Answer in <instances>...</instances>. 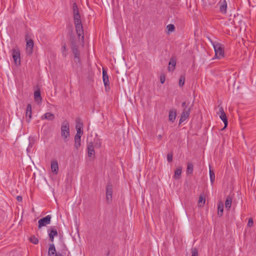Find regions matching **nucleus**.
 <instances>
[{
	"label": "nucleus",
	"instance_id": "19",
	"mask_svg": "<svg viewBox=\"0 0 256 256\" xmlns=\"http://www.w3.org/2000/svg\"><path fill=\"white\" fill-rule=\"evenodd\" d=\"M48 256H56V250L54 244H50L48 252Z\"/></svg>",
	"mask_w": 256,
	"mask_h": 256
},
{
	"label": "nucleus",
	"instance_id": "38",
	"mask_svg": "<svg viewBox=\"0 0 256 256\" xmlns=\"http://www.w3.org/2000/svg\"><path fill=\"white\" fill-rule=\"evenodd\" d=\"M16 198L18 201H22V198L20 196H17Z\"/></svg>",
	"mask_w": 256,
	"mask_h": 256
},
{
	"label": "nucleus",
	"instance_id": "16",
	"mask_svg": "<svg viewBox=\"0 0 256 256\" xmlns=\"http://www.w3.org/2000/svg\"><path fill=\"white\" fill-rule=\"evenodd\" d=\"M87 150L88 156L89 157H92L94 155V150L92 144V142H89L88 144Z\"/></svg>",
	"mask_w": 256,
	"mask_h": 256
},
{
	"label": "nucleus",
	"instance_id": "25",
	"mask_svg": "<svg viewBox=\"0 0 256 256\" xmlns=\"http://www.w3.org/2000/svg\"><path fill=\"white\" fill-rule=\"evenodd\" d=\"M182 174V168H178L174 172V178L175 179L178 180L180 178Z\"/></svg>",
	"mask_w": 256,
	"mask_h": 256
},
{
	"label": "nucleus",
	"instance_id": "31",
	"mask_svg": "<svg viewBox=\"0 0 256 256\" xmlns=\"http://www.w3.org/2000/svg\"><path fill=\"white\" fill-rule=\"evenodd\" d=\"M30 241L31 242H32V244H36L38 242V238H36L35 236H32L30 238Z\"/></svg>",
	"mask_w": 256,
	"mask_h": 256
},
{
	"label": "nucleus",
	"instance_id": "23",
	"mask_svg": "<svg viewBox=\"0 0 256 256\" xmlns=\"http://www.w3.org/2000/svg\"><path fill=\"white\" fill-rule=\"evenodd\" d=\"M218 213L219 216H222L224 211V204L222 202H220L218 205Z\"/></svg>",
	"mask_w": 256,
	"mask_h": 256
},
{
	"label": "nucleus",
	"instance_id": "36",
	"mask_svg": "<svg viewBox=\"0 0 256 256\" xmlns=\"http://www.w3.org/2000/svg\"><path fill=\"white\" fill-rule=\"evenodd\" d=\"M166 78L165 76L164 75L160 76V81L162 84H164L165 82Z\"/></svg>",
	"mask_w": 256,
	"mask_h": 256
},
{
	"label": "nucleus",
	"instance_id": "41",
	"mask_svg": "<svg viewBox=\"0 0 256 256\" xmlns=\"http://www.w3.org/2000/svg\"><path fill=\"white\" fill-rule=\"evenodd\" d=\"M158 136H159L160 138H162V136L161 135H159Z\"/></svg>",
	"mask_w": 256,
	"mask_h": 256
},
{
	"label": "nucleus",
	"instance_id": "5",
	"mask_svg": "<svg viewBox=\"0 0 256 256\" xmlns=\"http://www.w3.org/2000/svg\"><path fill=\"white\" fill-rule=\"evenodd\" d=\"M12 56L14 62L16 66L20 64V52L18 48H14L12 50Z\"/></svg>",
	"mask_w": 256,
	"mask_h": 256
},
{
	"label": "nucleus",
	"instance_id": "37",
	"mask_svg": "<svg viewBox=\"0 0 256 256\" xmlns=\"http://www.w3.org/2000/svg\"><path fill=\"white\" fill-rule=\"evenodd\" d=\"M198 252L196 250H193L192 252V256H198Z\"/></svg>",
	"mask_w": 256,
	"mask_h": 256
},
{
	"label": "nucleus",
	"instance_id": "3",
	"mask_svg": "<svg viewBox=\"0 0 256 256\" xmlns=\"http://www.w3.org/2000/svg\"><path fill=\"white\" fill-rule=\"evenodd\" d=\"M61 135L64 141H66L70 136V124L67 121L64 122L62 124Z\"/></svg>",
	"mask_w": 256,
	"mask_h": 256
},
{
	"label": "nucleus",
	"instance_id": "17",
	"mask_svg": "<svg viewBox=\"0 0 256 256\" xmlns=\"http://www.w3.org/2000/svg\"><path fill=\"white\" fill-rule=\"evenodd\" d=\"M26 115V121L30 122L32 118V106L30 104L27 106Z\"/></svg>",
	"mask_w": 256,
	"mask_h": 256
},
{
	"label": "nucleus",
	"instance_id": "2",
	"mask_svg": "<svg viewBox=\"0 0 256 256\" xmlns=\"http://www.w3.org/2000/svg\"><path fill=\"white\" fill-rule=\"evenodd\" d=\"M212 45L214 50L216 57L219 59L223 58L224 54V46L218 42H212Z\"/></svg>",
	"mask_w": 256,
	"mask_h": 256
},
{
	"label": "nucleus",
	"instance_id": "18",
	"mask_svg": "<svg viewBox=\"0 0 256 256\" xmlns=\"http://www.w3.org/2000/svg\"><path fill=\"white\" fill-rule=\"evenodd\" d=\"M76 136H81L83 134L82 125L80 122H78L76 125Z\"/></svg>",
	"mask_w": 256,
	"mask_h": 256
},
{
	"label": "nucleus",
	"instance_id": "21",
	"mask_svg": "<svg viewBox=\"0 0 256 256\" xmlns=\"http://www.w3.org/2000/svg\"><path fill=\"white\" fill-rule=\"evenodd\" d=\"M34 97L35 100L38 102V104H40L42 102V98L40 96V93L39 90L36 91L34 92Z\"/></svg>",
	"mask_w": 256,
	"mask_h": 256
},
{
	"label": "nucleus",
	"instance_id": "22",
	"mask_svg": "<svg viewBox=\"0 0 256 256\" xmlns=\"http://www.w3.org/2000/svg\"><path fill=\"white\" fill-rule=\"evenodd\" d=\"M176 112L174 110H170L169 112L168 118L170 121L174 122L176 118Z\"/></svg>",
	"mask_w": 256,
	"mask_h": 256
},
{
	"label": "nucleus",
	"instance_id": "40",
	"mask_svg": "<svg viewBox=\"0 0 256 256\" xmlns=\"http://www.w3.org/2000/svg\"><path fill=\"white\" fill-rule=\"evenodd\" d=\"M56 256H62L61 254H56Z\"/></svg>",
	"mask_w": 256,
	"mask_h": 256
},
{
	"label": "nucleus",
	"instance_id": "28",
	"mask_svg": "<svg viewBox=\"0 0 256 256\" xmlns=\"http://www.w3.org/2000/svg\"><path fill=\"white\" fill-rule=\"evenodd\" d=\"M185 82V76L184 75H181L179 78L178 84L180 86H182Z\"/></svg>",
	"mask_w": 256,
	"mask_h": 256
},
{
	"label": "nucleus",
	"instance_id": "35",
	"mask_svg": "<svg viewBox=\"0 0 256 256\" xmlns=\"http://www.w3.org/2000/svg\"><path fill=\"white\" fill-rule=\"evenodd\" d=\"M172 156L171 154H168L167 156V160L169 162H172Z\"/></svg>",
	"mask_w": 256,
	"mask_h": 256
},
{
	"label": "nucleus",
	"instance_id": "4",
	"mask_svg": "<svg viewBox=\"0 0 256 256\" xmlns=\"http://www.w3.org/2000/svg\"><path fill=\"white\" fill-rule=\"evenodd\" d=\"M216 114L219 116L220 118L222 120L224 124V126L223 128H225L228 124V122L226 114L224 112L223 108L221 106H219L218 108V111L216 112Z\"/></svg>",
	"mask_w": 256,
	"mask_h": 256
},
{
	"label": "nucleus",
	"instance_id": "11",
	"mask_svg": "<svg viewBox=\"0 0 256 256\" xmlns=\"http://www.w3.org/2000/svg\"><path fill=\"white\" fill-rule=\"evenodd\" d=\"M220 12L222 14L226 12L227 2L226 0H221L219 3Z\"/></svg>",
	"mask_w": 256,
	"mask_h": 256
},
{
	"label": "nucleus",
	"instance_id": "15",
	"mask_svg": "<svg viewBox=\"0 0 256 256\" xmlns=\"http://www.w3.org/2000/svg\"><path fill=\"white\" fill-rule=\"evenodd\" d=\"M48 235L52 242H54V237L58 235V232L56 228L54 227H52L50 230H48Z\"/></svg>",
	"mask_w": 256,
	"mask_h": 256
},
{
	"label": "nucleus",
	"instance_id": "9",
	"mask_svg": "<svg viewBox=\"0 0 256 256\" xmlns=\"http://www.w3.org/2000/svg\"><path fill=\"white\" fill-rule=\"evenodd\" d=\"M190 108H185L182 112L180 118V124H181L184 122L188 118L190 114Z\"/></svg>",
	"mask_w": 256,
	"mask_h": 256
},
{
	"label": "nucleus",
	"instance_id": "27",
	"mask_svg": "<svg viewBox=\"0 0 256 256\" xmlns=\"http://www.w3.org/2000/svg\"><path fill=\"white\" fill-rule=\"evenodd\" d=\"M210 180L212 184H213V183L214 182L215 180V174L214 172L211 170L210 167Z\"/></svg>",
	"mask_w": 256,
	"mask_h": 256
},
{
	"label": "nucleus",
	"instance_id": "32",
	"mask_svg": "<svg viewBox=\"0 0 256 256\" xmlns=\"http://www.w3.org/2000/svg\"><path fill=\"white\" fill-rule=\"evenodd\" d=\"M193 170V166L192 164H188L187 167V173L190 174L192 173Z\"/></svg>",
	"mask_w": 256,
	"mask_h": 256
},
{
	"label": "nucleus",
	"instance_id": "12",
	"mask_svg": "<svg viewBox=\"0 0 256 256\" xmlns=\"http://www.w3.org/2000/svg\"><path fill=\"white\" fill-rule=\"evenodd\" d=\"M50 168L53 174L56 175L58 174V164L56 160H53L51 162Z\"/></svg>",
	"mask_w": 256,
	"mask_h": 256
},
{
	"label": "nucleus",
	"instance_id": "29",
	"mask_svg": "<svg viewBox=\"0 0 256 256\" xmlns=\"http://www.w3.org/2000/svg\"><path fill=\"white\" fill-rule=\"evenodd\" d=\"M174 26L172 24H169L166 26V29L168 30V34H170L174 30Z\"/></svg>",
	"mask_w": 256,
	"mask_h": 256
},
{
	"label": "nucleus",
	"instance_id": "6",
	"mask_svg": "<svg viewBox=\"0 0 256 256\" xmlns=\"http://www.w3.org/2000/svg\"><path fill=\"white\" fill-rule=\"evenodd\" d=\"M51 216L50 215H48L44 218L40 219L38 222V228H40L42 226H46L47 224H48L50 222Z\"/></svg>",
	"mask_w": 256,
	"mask_h": 256
},
{
	"label": "nucleus",
	"instance_id": "13",
	"mask_svg": "<svg viewBox=\"0 0 256 256\" xmlns=\"http://www.w3.org/2000/svg\"><path fill=\"white\" fill-rule=\"evenodd\" d=\"M176 58L173 57L170 58L168 63V70L169 72H173L175 69L176 65Z\"/></svg>",
	"mask_w": 256,
	"mask_h": 256
},
{
	"label": "nucleus",
	"instance_id": "8",
	"mask_svg": "<svg viewBox=\"0 0 256 256\" xmlns=\"http://www.w3.org/2000/svg\"><path fill=\"white\" fill-rule=\"evenodd\" d=\"M112 189L110 186H108L106 187V199L107 202L110 204L112 200Z\"/></svg>",
	"mask_w": 256,
	"mask_h": 256
},
{
	"label": "nucleus",
	"instance_id": "14",
	"mask_svg": "<svg viewBox=\"0 0 256 256\" xmlns=\"http://www.w3.org/2000/svg\"><path fill=\"white\" fill-rule=\"evenodd\" d=\"M41 120H48L50 121L53 120L55 118L54 115L52 112H46L44 114L40 117Z\"/></svg>",
	"mask_w": 256,
	"mask_h": 256
},
{
	"label": "nucleus",
	"instance_id": "24",
	"mask_svg": "<svg viewBox=\"0 0 256 256\" xmlns=\"http://www.w3.org/2000/svg\"><path fill=\"white\" fill-rule=\"evenodd\" d=\"M81 136H74V146L76 148H78L80 146Z\"/></svg>",
	"mask_w": 256,
	"mask_h": 256
},
{
	"label": "nucleus",
	"instance_id": "30",
	"mask_svg": "<svg viewBox=\"0 0 256 256\" xmlns=\"http://www.w3.org/2000/svg\"><path fill=\"white\" fill-rule=\"evenodd\" d=\"M61 52L63 56L66 57L68 54L66 44H64L61 48Z\"/></svg>",
	"mask_w": 256,
	"mask_h": 256
},
{
	"label": "nucleus",
	"instance_id": "39",
	"mask_svg": "<svg viewBox=\"0 0 256 256\" xmlns=\"http://www.w3.org/2000/svg\"><path fill=\"white\" fill-rule=\"evenodd\" d=\"M186 102H183L182 103V107H184L186 106Z\"/></svg>",
	"mask_w": 256,
	"mask_h": 256
},
{
	"label": "nucleus",
	"instance_id": "33",
	"mask_svg": "<svg viewBox=\"0 0 256 256\" xmlns=\"http://www.w3.org/2000/svg\"><path fill=\"white\" fill-rule=\"evenodd\" d=\"M73 52L74 54V61L78 62L79 60V54L78 52L76 50H73Z\"/></svg>",
	"mask_w": 256,
	"mask_h": 256
},
{
	"label": "nucleus",
	"instance_id": "7",
	"mask_svg": "<svg viewBox=\"0 0 256 256\" xmlns=\"http://www.w3.org/2000/svg\"><path fill=\"white\" fill-rule=\"evenodd\" d=\"M102 80L105 86L106 90L108 91L110 89V82L108 79V76L107 74L106 71L104 70V68H102Z\"/></svg>",
	"mask_w": 256,
	"mask_h": 256
},
{
	"label": "nucleus",
	"instance_id": "1",
	"mask_svg": "<svg viewBox=\"0 0 256 256\" xmlns=\"http://www.w3.org/2000/svg\"><path fill=\"white\" fill-rule=\"evenodd\" d=\"M73 12L76 33L79 36H82V38H83L84 32L81 22L80 16L78 13V8L75 4H73Z\"/></svg>",
	"mask_w": 256,
	"mask_h": 256
},
{
	"label": "nucleus",
	"instance_id": "10",
	"mask_svg": "<svg viewBox=\"0 0 256 256\" xmlns=\"http://www.w3.org/2000/svg\"><path fill=\"white\" fill-rule=\"evenodd\" d=\"M34 48V42L32 40H26V53L28 54H31Z\"/></svg>",
	"mask_w": 256,
	"mask_h": 256
},
{
	"label": "nucleus",
	"instance_id": "34",
	"mask_svg": "<svg viewBox=\"0 0 256 256\" xmlns=\"http://www.w3.org/2000/svg\"><path fill=\"white\" fill-rule=\"evenodd\" d=\"M252 225H253V220H252V218H249L248 221V226L251 227V226H252Z\"/></svg>",
	"mask_w": 256,
	"mask_h": 256
},
{
	"label": "nucleus",
	"instance_id": "20",
	"mask_svg": "<svg viewBox=\"0 0 256 256\" xmlns=\"http://www.w3.org/2000/svg\"><path fill=\"white\" fill-rule=\"evenodd\" d=\"M232 204V198L230 196H228L225 202V208L228 210H229L231 208Z\"/></svg>",
	"mask_w": 256,
	"mask_h": 256
},
{
	"label": "nucleus",
	"instance_id": "26",
	"mask_svg": "<svg viewBox=\"0 0 256 256\" xmlns=\"http://www.w3.org/2000/svg\"><path fill=\"white\" fill-rule=\"evenodd\" d=\"M206 200L205 198L204 194H201L200 196L198 202V205L199 206H203L204 203H205Z\"/></svg>",
	"mask_w": 256,
	"mask_h": 256
}]
</instances>
